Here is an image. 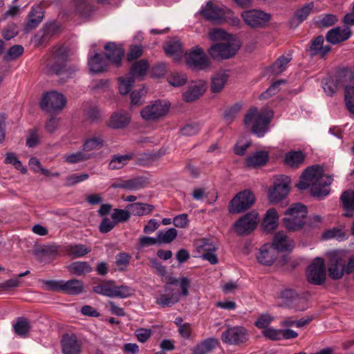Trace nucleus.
<instances>
[{
    "label": "nucleus",
    "mask_w": 354,
    "mask_h": 354,
    "mask_svg": "<svg viewBox=\"0 0 354 354\" xmlns=\"http://www.w3.org/2000/svg\"><path fill=\"white\" fill-rule=\"evenodd\" d=\"M305 156L300 151H290L285 158L286 163L291 167H299L304 161Z\"/></svg>",
    "instance_id": "c03bdc74"
},
{
    "label": "nucleus",
    "mask_w": 354,
    "mask_h": 354,
    "mask_svg": "<svg viewBox=\"0 0 354 354\" xmlns=\"http://www.w3.org/2000/svg\"><path fill=\"white\" fill-rule=\"evenodd\" d=\"M179 292L167 286L165 287V292L160 295L156 303L162 308L171 307L179 301Z\"/></svg>",
    "instance_id": "a211bd4d"
},
{
    "label": "nucleus",
    "mask_w": 354,
    "mask_h": 354,
    "mask_svg": "<svg viewBox=\"0 0 354 354\" xmlns=\"http://www.w3.org/2000/svg\"><path fill=\"white\" fill-rule=\"evenodd\" d=\"M24 47L21 45H15L10 47L3 57L5 61L17 59L24 53Z\"/></svg>",
    "instance_id": "13d9d810"
},
{
    "label": "nucleus",
    "mask_w": 354,
    "mask_h": 354,
    "mask_svg": "<svg viewBox=\"0 0 354 354\" xmlns=\"http://www.w3.org/2000/svg\"><path fill=\"white\" fill-rule=\"evenodd\" d=\"M93 290L100 295L113 297V281H104L93 286Z\"/></svg>",
    "instance_id": "49530a36"
},
{
    "label": "nucleus",
    "mask_w": 354,
    "mask_h": 354,
    "mask_svg": "<svg viewBox=\"0 0 354 354\" xmlns=\"http://www.w3.org/2000/svg\"><path fill=\"white\" fill-rule=\"evenodd\" d=\"M198 248L201 250V257L203 259L208 261L211 264L217 263L218 259L215 254L214 246L204 243L198 245Z\"/></svg>",
    "instance_id": "c9c22d12"
},
{
    "label": "nucleus",
    "mask_w": 354,
    "mask_h": 354,
    "mask_svg": "<svg viewBox=\"0 0 354 354\" xmlns=\"http://www.w3.org/2000/svg\"><path fill=\"white\" fill-rule=\"evenodd\" d=\"M345 236V233L344 231L338 227H333L332 229L328 230L325 231L322 237L324 239H343Z\"/></svg>",
    "instance_id": "680f3d73"
},
{
    "label": "nucleus",
    "mask_w": 354,
    "mask_h": 354,
    "mask_svg": "<svg viewBox=\"0 0 354 354\" xmlns=\"http://www.w3.org/2000/svg\"><path fill=\"white\" fill-rule=\"evenodd\" d=\"M351 35V29L348 26L344 28H333L328 32L326 36V41L332 44H337L348 39Z\"/></svg>",
    "instance_id": "aec40b11"
},
{
    "label": "nucleus",
    "mask_w": 354,
    "mask_h": 354,
    "mask_svg": "<svg viewBox=\"0 0 354 354\" xmlns=\"http://www.w3.org/2000/svg\"><path fill=\"white\" fill-rule=\"evenodd\" d=\"M129 114L124 111L114 113L110 118L109 126L113 129H122L130 122Z\"/></svg>",
    "instance_id": "a878e982"
},
{
    "label": "nucleus",
    "mask_w": 354,
    "mask_h": 354,
    "mask_svg": "<svg viewBox=\"0 0 354 354\" xmlns=\"http://www.w3.org/2000/svg\"><path fill=\"white\" fill-rule=\"evenodd\" d=\"M277 251H290L295 246L294 241L284 232H278L274 236L272 245Z\"/></svg>",
    "instance_id": "b1692460"
},
{
    "label": "nucleus",
    "mask_w": 354,
    "mask_h": 354,
    "mask_svg": "<svg viewBox=\"0 0 354 354\" xmlns=\"http://www.w3.org/2000/svg\"><path fill=\"white\" fill-rule=\"evenodd\" d=\"M61 344L63 354H79L82 352V342L74 334H64Z\"/></svg>",
    "instance_id": "f3484780"
},
{
    "label": "nucleus",
    "mask_w": 354,
    "mask_h": 354,
    "mask_svg": "<svg viewBox=\"0 0 354 354\" xmlns=\"http://www.w3.org/2000/svg\"><path fill=\"white\" fill-rule=\"evenodd\" d=\"M344 98L347 109L351 113H354V86L345 87Z\"/></svg>",
    "instance_id": "6e6d98bb"
},
{
    "label": "nucleus",
    "mask_w": 354,
    "mask_h": 354,
    "mask_svg": "<svg viewBox=\"0 0 354 354\" xmlns=\"http://www.w3.org/2000/svg\"><path fill=\"white\" fill-rule=\"evenodd\" d=\"M332 181L331 176L324 174L322 167L314 165L308 167L303 172L296 187L301 190L310 187L312 195L322 198L329 194Z\"/></svg>",
    "instance_id": "f257e3e1"
},
{
    "label": "nucleus",
    "mask_w": 354,
    "mask_h": 354,
    "mask_svg": "<svg viewBox=\"0 0 354 354\" xmlns=\"http://www.w3.org/2000/svg\"><path fill=\"white\" fill-rule=\"evenodd\" d=\"M104 145V139L102 136H93L85 140L82 145V149L87 153H91L92 151L99 150Z\"/></svg>",
    "instance_id": "58836bf2"
},
{
    "label": "nucleus",
    "mask_w": 354,
    "mask_h": 354,
    "mask_svg": "<svg viewBox=\"0 0 354 354\" xmlns=\"http://www.w3.org/2000/svg\"><path fill=\"white\" fill-rule=\"evenodd\" d=\"M186 64L192 69L204 70L209 66V61L205 53L198 46L193 47L185 53Z\"/></svg>",
    "instance_id": "1a4fd4ad"
},
{
    "label": "nucleus",
    "mask_w": 354,
    "mask_h": 354,
    "mask_svg": "<svg viewBox=\"0 0 354 354\" xmlns=\"http://www.w3.org/2000/svg\"><path fill=\"white\" fill-rule=\"evenodd\" d=\"M131 216V212L127 209H114L111 214V218L115 224L128 221Z\"/></svg>",
    "instance_id": "864d4df0"
},
{
    "label": "nucleus",
    "mask_w": 354,
    "mask_h": 354,
    "mask_svg": "<svg viewBox=\"0 0 354 354\" xmlns=\"http://www.w3.org/2000/svg\"><path fill=\"white\" fill-rule=\"evenodd\" d=\"M272 115V111L268 109L264 108L259 111L257 107L253 106L245 114L244 124L258 137H262L268 129Z\"/></svg>",
    "instance_id": "f03ea898"
},
{
    "label": "nucleus",
    "mask_w": 354,
    "mask_h": 354,
    "mask_svg": "<svg viewBox=\"0 0 354 354\" xmlns=\"http://www.w3.org/2000/svg\"><path fill=\"white\" fill-rule=\"evenodd\" d=\"M169 106L170 104L167 102L156 100L141 110V117L148 122L158 120L167 114Z\"/></svg>",
    "instance_id": "423d86ee"
},
{
    "label": "nucleus",
    "mask_w": 354,
    "mask_h": 354,
    "mask_svg": "<svg viewBox=\"0 0 354 354\" xmlns=\"http://www.w3.org/2000/svg\"><path fill=\"white\" fill-rule=\"evenodd\" d=\"M241 17L245 23L253 28H263L271 19L270 14L255 9L243 11Z\"/></svg>",
    "instance_id": "f8f14e48"
},
{
    "label": "nucleus",
    "mask_w": 354,
    "mask_h": 354,
    "mask_svg": "<svg viewBox=\"0 0 354 354\" xmlns=\"http://www.w3.org/2000/svg\"><path fill=\"white\" fill-rule=\"evenodd\" d=\"M68 56V50L66 47L59 46L56 48L53 54V63L48 68V73L56 75L64 73Z\"/></svg>",
    "instance_id": "2eb2a0df"
},
{
    "label": "nucleus",
    "mask_w": 354,
    "mask_h": 354,
    "mask_svg": "<svg viewBox=\"0 0 354 354\" xmlns=\"http://www.w3.org/2000/svg\"><path fill=\"white\" fill-rule=\"evenodd\" d=\"M326 271L324 261L317 257L309 265L306 271V277L312 284L320 286L326 281Z\"/></svg>",
    "instance_id": "0eeeda50"
},
{
    "label": "nucleus",
    "mask_w": 354,
    "mask_h": 354,
    "mask_svg": "<svg viewBox=\"0 0 354 354\" xmlns=\"http://www.w3.org/2000/svg\"><path fill=\"white\" fill-rule=\"evenodd\" d=\"M67 270L71 274L82 276L90 273L93 268L86 261H75L68 265Z\"/></svg>",
    "instance_id": "2f4dec72"
},
{
    "label": "nucleus",
    "mask_w": 354,
    "mask_h": 354,
    "mask_svg": "<svg viewBox=\"0 0 354 354\" xmlns=\"http://www.w3.org/2000/svg\"><path fill=\"white\" fill-rule=\"evenodd\" d=\"M205 90L204 85L201 83L191 85L188 90L183 93V98L189 102L195 101L204 93Z\"/></svg>",
    "instance_id": "f704fd0d"
},
{
    "label": "nucleus",
    "mask_w": 354,
    "mask_h": 354,
    "mask_svg": "<svg viewBox=\"0 0 354 354\" xmlns=\"http://www.w3.org/2000/svg\"><path fill=\"white\" fill-rule=\"evenodd\" d=\"M279 216L274 208L269 209L263 220L262 227L264 231L270 232L275 230L278 225Z\"/></svg>",
    "instance_id": "bb28decb"
},
{
    "label": "nucleus",
    "mask_w": 354,
    "mask_h": 354,
    "mask_svg": "<svg viewBox=\"0 0 354 354\" xmlns=\"http://www.w3.org/2000/svg\"><path fill=\"white\" fill-rule=\"evenodd\" d=\"M113 297L127 298L134 293V290L128 286H115L113 283Z\"/></svg>",
    "instance_id": "603ef678"
},
{
    "label": "nucleus",
    "mask_w": 354,
    "mask_h": 354,
    "mask_svg": "<svg viewBox=\"0 0 354 354\" xmlns=\"http://www.w3.org/2000/svg\"><path fill=\"white\" fill-rule=\"evenodd\" d=\"M324 39L323 36L317 37L312 42L309 49L311 55H320L324 57L330 50V46L324 44Z\"/></svg>",
    "instance_id": "393cba45"
},
{
    "label": "nucleus",
    "mask_w": 354,
    "mask_h": 354,
    "mask_svg": "<svg viewBox=\"0 0 354 354\" xmlns=\"http://www.w3.org/2000/svg\"><path fill=\"white\" fill-rule=\"evenodd\" d=\"M346 259L340 252H330L328 254V276L333 280H338L343 277L345 272Z\"/></svg>",
    "instance_id": "39448f33"
},
{
    "label": "nucleus",
    "mask_w": 354,
    "mask_h": 354,
    "mask_svg": "<svg viewBox=\"0 0 354 354\" xmlns=\"http://www.w3.org/2000/svg\"><path fill=\"white\" fill-rule=\"evenodd\" d=\"M66 252L72 258H80L89 253L91 249L84 245L75 244L66 246Z\"/></svg>",
    "instance_id": "79ce46f5"
},
{
    "label": "nucleus",
    "mask_w": 354,
    "mask_h": 354,
    "mask_svg": "<svg viewBox=\"0 0 354 354\" xmlns=\"http://www.w3.org/2000/svg\"><path fill=\"white\" fill-rule=\"evenodd\" d=\"M289 183L290 178L288 176H281L276 178L268 192V198L271 203L277 204L288 195L290 191Z\"/></svg>",
    "instance_id": "9d476101"
},
{
    "label": "nucleus",
    "mask_w": 354,
    "mask_h": 354,
    "mask_svg": "<svg viewBox=\"0 0 354 354\" xmlns=\"http://www.w3.org/2000/svg\"><path fill=\"white\" fill-rule=\"evenodd\" d=\"M313 7V3H309L297 10L294 17L290 21V26L297 27L300 23L306 20L312 12Z\"/></svg>",
    "instance_id": "c756f323"
},
{
    "label": "nucleus",
    "mask_w": 354,
    "mask_h": 354,
    "mask_svg": "<svg viewBox=\"0 0 354 354\" xmlns=\"http://www.w3.org/2000/svg\"><path fill=\"white\" fill-rule=\"evenodd\" d=\"M104 49L106 59L116 66H120L124 53L122 48L114 42H109L105 45Z\"/></svg>",
    "instance_id": "5701e85b"
},
{
    "label": "nucleus",
    "mask_w": 354,
    "mask_h": 354,
    "mask_svg": "<svg viewBox=\"0 0 354 354\" xmlns=\"http://www.w3.org/2000/svg\"><path fill=\"white\" fill-rule=\"evenodd\" d=\"M230 14V10L223 8L212 1L207 2L205 6L201 10V15L208 21L214 24H222L223 19Z\"/></svg>",
    "instance_id": "9b49d317"
},
{
    "label": "nucleus",
    "mask_w": 354,
    "mask_h": 354,
    "mask_svg": "<svg viewBox=\"0 0 354 354\" xmlns=\"http://www.w3.org/2000/svg\"><path fill=\"white\" fill-rule=\"evenodd\" d=\"M149 65L147 59H140L134 62L130 68V75L133 78L142 79L149 69Z\"/></svg>",
    "instance_id": "72a5a7b5"
},
{
    "label": "nucleus",
    "mask_w": 354,
    "mask_h": 354,
    "mask_svg": "<svg viewBox=\"0 0 354 354\" xmlns=\"http://www.w3.org/2000/svg\"><path fill=\"white\" fill-rule=\"evenodd\" d=\"M30 322L26 319L17 321L14 325L15 333L21 337H26L28 336L30 330Z\"/></svg>",
    "instance_id": "8fccbe9b"
},
{
    "label": "nucleus",
    "mask_w": 354,
    "mask_h": 354,
    "mask_svg": "<svg viewBox=\"0 0 354 354\" xmlns=\"http://www.w3.org/2000/svg\"><path fill=\"white\" fill-rule=\"evenodd\" d=\"M66 102V98L62 94L51 91L44 95L40 102V107L44 111L51 112L62 109Z\"/></svg>",
    "instance_id": "4468645a"
},
{
    "label": "nucleus",
    "mask_w": 354,
    "mask_h": 354,
    "mask_svg": "<svg viewBox=\"0 0 354 354\" xmlns=\"http://www.w3.org/2000/svg\"><path fill=\"white\" fill-rule=\"evenodd\" d=\"M248 339V332L243 326L230 327L221 335V339L223 342L232 345L245 343Z\"/></svg>",
    "instance_id": "ddd939ff"
},
{
    "label": "nucleus",
    "mask_w": 354,
    "mask_h": 354,
    "mask_svg": "<svg viewBox=\"0 0 354 354\" xmlns=\"http://www.w3.org/2000/svg\"><path fill=\"white\" fill-rule=\"evenodd\" d=\"M44 19V10L41 6L37 5L31 8L29 12L25 26V30L28 32L36 28Z\"/></svg>",
    "instance_id": "6ab92c4d"
},
{
    "label": "nucleus",
    "mask_w": 354,
    "mask_h": 354,
    "mask_svg": "<svg viewBox=\"0 0 354 354\" xmlns=\"http://www.w3.org/2000/svg\"><path fill=\"white\" fill-rule=\"evenodd\" d=\"M118 88L119 91L122 95H127L131 90L135 79L130 75L128 77H118Z\"/></svg>",
    "instance_id": "de8ad7c7"
},
{
    "label": "nucleus",
    "mask_w": 354,
    "mask_h": 354,
    "mask_svg": "<svg viewBox=\"0 0 354 354\" xmlns=\"http://www.w3.org/2000/svg\"><path fill=\"white\" fill-rule=\"evenodd\" d=\"M5 164H12L15 169L21 171L22 174H26L27 170L22 165L21 162L18 159L16 155L13 153H7L6 154V158L4 160Z\"/></svg>",
    "instance_id": "5fc2aeb1"
},
{
    "label": "nucleus",
    "mask_w": 354,
    "mask_h": 354,
    "mask_svg": "<svg viewBox=\"0 0 354 354\" xmlns=\"http://www.w3.org/2000/svg\"><path fill=\"white\" fill-rule=\"evenodd\" d=\"M177 235V230L173 227L167 230H160L157 233L158 243H169L176 238Z\"/></svg>",
    "instance_id": "a18cd8bd"
},
{
    "label": "nucleus",
    "mask_w": 354,
    "mask_h": 354,
    "mask_svg": "<svg viewBox=\"0 0 354 354\" xmlns=\"http://www.w3.org/2000/svg\"><path fill=\"white\" fill-rule=\"evenodd\" d=\"M17 34V26L15 24H8L2 30V36L6 40H9L15 37Z\"/></svg>",
    "instance_id": "338daca9"
},
{
    "label": "nucleus",
    "mask_w": 354,
    "mask_h": 354,
    "mask_svg": "<svg viewBox=\"0 0 354 354\" xmlns=\"http://www.w3.org/2000/svg\"><path fill=\"white\" fill-rule=\"evenodd\" d=\"M240 45L236 40H229L212 46L209 53L214 59H229L236 53Z\"/></svg>",
    "instance_id": "6e6552de"
},
{
    "label": "nucleus",
    "mask_w": 354,
    "mask_h": 354,
    "mask_svg": "<svg viewBox=\"0 0 354 354\" xmlns=\"http://www.w3.org/2000/svg\"><path fill=\"white\" fill-rule=\"evenodd\" d=\"M280 297L286 300V302L292 303L297 300H299L298 294L292 289H286L281 292Z\"/></svg>",
    "instance_id": "774afa93"
},
{
    "label": "nucleus",
    "mask_w": 354,
    "mask_h": 354,
    "mask_svg": "<svg viewBox=\"0 0 354 354\" xmlns=\"http://www.w3.org/2000/svg\"><path fill=\"white\" fill-rule=\"evenodd\" d=\"M241 109V105L239 104H236L227 109L223 115V118L226 122L228 124L232 122V121L236 118V115L239 113Z\"/></svg>",
    "instance_id": "e2e57ef3"
},
{
    "label": "nucleus",
    "mask_w": 354,
    "mask_h": 354,
    "mask_svg": "<svg viewBox=\"0 0 354 354\" xmlns=\"http://www.w3.org/2000/svg\"><path fill=\"white\" fill-rule=\"evenodd\" d=\"M89 176L87 174H74L67 176L66 179V185L67 186H73L75 184L84 181L88 178Z\"/></svg>",
    "instance_id": "0e129e2a"
},
{
    "label": "nucleus",
    "mask_w": 354,
    "mask_h": 354,
    "mask_svg": "<svg viewBox=\"0 0 354 354\" xmlns=\"http://www.w3.org/2000/svg\"><path fill=\"white\" fill-rule=\"evenodd\" d=\"M341 201L344 208L346 211L344 216L351 217L354 211V191L351 189L344 192L341 195Z\"/></svg>",
    "instance_id": "473e14b6"
},
{
    "label": "nucleus",
    "mask_w": 354,
    "mask_h": 354,
    "mask_svg": "<svg viewBox=\"0 0 354 354\" xmlns=\"http://www.w3.org/2000/svg\"><path fill=\"white\" fill-rule=\"evenodd\" d=\"M258 214L251 212L241 218L234 225L235 231L239 235L250 234L259 222Z\"/></svg>",
    "instance_id": "dca6fc26"
},
{
    "label": "nucleus",
    "mask_w": 354,
    "mask_h": 354,
    "mask_svg": "<svg viewBox=\"0 0 354 354\" xmlns=\"http://www.w3.org/2000/svg\"><path fill=\"white\" fill-rule=\"evenodd\" d=\"M93 157V153H87L82 149V151L65 155L64 159L68 163L75 164L86 161Z\"/></svg>",
    "instance_id": "4c0bfd02"
},
{
    "label": "nucleus",
    "mask_w": 354,
    "mask_h": 354,
    "mask_svg": "<svg viewBox=\"0 0 354 354\" xmlns=\"http://www.w3.org/2000/svg\"><path fill=\"white\" fill-rule=\"evenodd\" d=\"M165 50L167 55L174 56L175 61H178L183 55L181 44L178 41L168 42Z\"/></svg>",
    "instance_id": "a19ab883"
},
{
    "label": "nucleus",
    "mask_w": 354,
    "mask_h": 354,
    "mask_svg": "<svg viewBox=\"0 0 354 354\" xmlns=\"http://www.w3.org/2000/svg\"><path fill=\"white\" fill-rule=\"evenodd\" d=\"M292 57L290 55L280 56L272 66V71L274 74H280L286 68L287 64L290 62Z\"/></svg>",
    "instance_id": "09e8293b"
},
{
    "label": "nucleus",
    "mask_w": 354,
    "mask_h": 354,
    "mask_svg": "<svg viewBox=\"0 0 354 354\" xmlns=\"http://www.w3.org/2000/svg\"><path fill=\"white\" fill-rule=\"evenodd\" d=\"M228 75L223 72L218 73L212 77L211 91L213 93H219L227 83Z\"/></svg>",
    "instance_id": "ea45409f"
},
{
    "label": "nucleus",
    "mask_w": 354,
    "mask_h": 354,
    "mask_svg": "<svg viewBox=\"0 0 354 354\" xmlns=\"http://www.w3.org/2000/svg\"><path fill=\"white\" fill-rule=\"evenodd\" d=\"M147 178L143 177L127 180V189L130 191L139 190L147 187Z\"/></svg>",
    "instance_id": "3c124183"
},
{
    "label": "nucleus",
    "mask_w": 354,
    "mask_h": 354,
    "mask_svg": "<svg viewBox=\"0 0 354 354\" xmlns=\"http://www.w3.org/2000/svg\"><path fill=\"white\" fill-rule=\"evenodd\" d=\"M218 346L219 342L216 339H207L197 344L194 349V354H206L212 352Z\"/></svg>",
    "instance_id": "e433bc0d"
},
{
    "label": "nucleus",
    "mask_w": 354,
    "mask_h": 354,
    "mask_svg": "<svg viewBox=\"0 0 354 354\" xmlns=\"http://www.w3.org/2000/svg\"><path fill=\"white\" fill-rule=\"evenodd\" d=\"M277 257V251L272 245L269 244L263 245L259 250L257 256L258 261L266 266L272 265Z\"/></svg>",
    "instance_id": "4be33fe9"
},
{
    "label": "nucleus",
    "mask_w": 354,
    "mask_h": 354,
    "mask_svg": "<svg viewBox=\"0 0 354 354\" xmlns=\"http://www.w3.org/2000/svg\"><path fill=\"white\" fill-rule=\"evenodd\" d=\"M147 93V89L145 87L133 91L131 94V105L140 106L144 102V96Z\"/></svg>",
    "instance_id": "bf43d9fd"
},
{
    "label": "nucleus",
    "mask_w": 354,
    "mask_h": 354,
    "mask_svg": "<svg viewBox=\"0 0 354 354\" xmlns=\"http://www.w3.org/2000/svg\"><path fill=\"white\" fill-rule=\"evenodd\" d=\"M253 193L248 189L238 193L230 202L228 209L232 214H238L249 209L254 203Z\"/></svg>",
    "instance_id": "20e7f679"
},
{
    "label": "nucleus",
    "mask_w": 354,
    "mask_h": 354,
    "mask_svg": "<svg viewBox=\"0 0 354 354\" xmlns=\"http://www.w3.org/2000/svg\"><path fill=\"white\" fill-rule=\"evenodd\" d=\"M200 126L197 123L186 124L181 129V133L183 136H192L197 134L200 131Z\"/></svg>",
    "instance_id": "69168bd1"
},
{
    "label": "nucleus",
    "mask_w": 354,
    "mask_h": 354,
    "mask_svg": "<svg viewBox=\"0 0 354 354\" xmlns=\"http://www.w3.org/2000/svg\"><path fill=\"white\" fill-rule=\"evenodd\" d=\"M90 71L93 73L104 72L107 68V62L98 53L91 56L88 60Z\"/></svg>",
    "instance_id": "7c9ffc66"
},
{
    "label": "nucleus",
    "mask_w": 354,
    "mask_h": 354,
    "mask_svg": "<svg viewBox=\"0 0 354 354\" xmlns=\"http://www.w3.org/2000/svg\"><path fill=\"white\" fill-rule=\"evenodd\" d=\"M322 86L328 95H333L338 89L337 82L333 78H326L322 81Z\"/></svg>",
    "instance_id": "052dcab7"
},
{
    "label": "nucleus",
    "mask_w": 354,
    "mask_h": 354,
    "mask_svg": "<svg viewBox=\"0 0 354 354\" xmlns=\"http://www.w3.org/2000/svg\"><path fill=\"white\" fill-rule=\"evenodd\" d=\"M167 80L174 86H180L186 83L187 76L185 73L175 72L168 77Z\"/></svg>",
    "instance_id": "4d7b16f0"
},
{
    "label": "nucleus",
    "mask_w": 354,
    "mask_h": 354,
    "mask_svg": "<svg viewBox=\"0 0 354 354\" xmlns=\"http://www.w3.org/2000/svg\"><path fill=\"white\" fill-rule=\"evenodd\" d=\"M283 219V225L289 231L300 230L305 223L307 216V208L301 203L292 205L285 212Z\"/></svg>",
    "instance_id": "7ed1b4c3"
},
{
    "label": "nucleus",
    "mask_w": 354,
    "mask_h": 354,
    "mask_svg": "<svg viewBox=\"0 0 354 354\" xmlns=\"http://www.w3.org/2000/svg\"><path fill=\"white\" fill-rule=\"evenodd\" d=\"M269 160V153L264 150L257 151L250 154L245 160V164L250 168H257L265 165Z\"/></svg>",
    "instance_id": "412c9836"
},
{
    "label": "nucleus",
    "mask_w": 354,
    "mask_h": 354,
    "mask_svg": "<svg viewBox=\"0 0 354 354\" xmlns=\"http://www.w3.org/2000/svg\"><path fill=\"white\" fill-rule=\"evenodd\" d=\"M132 156L130 154L115 155L112 157L109 164V169L111 170L122 169L128 164Z\"/></svg>",
    "instance_id": "37998d69"
},
{
    "label": "nucleus",
    "mask_w": 354,
    "mask_h": 354,
    "mask_svg": "<svg viewBox=\"0 0 354 354\" xmlns=\"http://www.w3.org/2000/svg\"><path fill=\"white\" fill-rule=\"evenodd\" d=\"M131 214L134 216H146L150 214L154 209V206L148 203H133L127 206Z\"/></svg>",
    "instance_id": "c85d7f7f"
},
{
    "label": "nucleus",
    "mask_w": 354,
    "mask_h": 354,
    "mask_svg": "<svg viewBox=\"0 0 354 354\" xmlns=\"http://www.w3.org/2000/svg\"><path fill=\"white\" fill-rule=\"evenodd\" d=\"M84 284L78 279L63 281L62 292L70 295H77L83 292Z\"/></svg>",
    "instance_id": "cd10ccee"
}]
</instances>
